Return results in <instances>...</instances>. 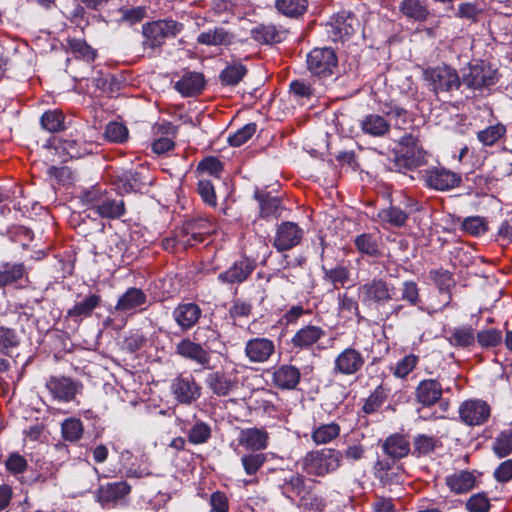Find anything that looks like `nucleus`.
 I'll return each mask as SVG.
<instances>
[{"instance_id": "f257e3e1", "label": "nucleus", "mask_w": 512, "mask_h": 512, "mask_svg": "<svg viewBox=\"0 0 512 512\" xmlns=\"http://www.w3.org/2000/svg\"><path fill=\"white\" fill-rule=\"evenodd\" d=\"M80 199L101 218L117 219L125 214L123 199L113 189H108L104 185H95L84 191Z\"/></svg>"}, {"instance_id": "f03ea898", "label": "nucleus", "mask_w": 512, "mask_h": 512, "mask_svg": "<svg viewBox=\"0 0 512 512\" xmlns=\"http://www.w3.org/2000/svg\"><path fill=\"white\" fill-rule=\"evenodd\" d=\"M302 472L309 477L324 478L342 465V452L334 448L308 451L298 462Z\"/></svg>"}, {"instance_id": "7ed1b4c3", "label": "nucleus", "mask_w": 512, "mask_h": 512, "mask_svg": "<svg viewBox=\"0 0 512 512\" xmlns=\"http://www.w3.org/2000/svg\"><path fill=\"white\" fill-rule=\"evenodd\" d=\"M68 47L76 58L74 62L68 60V68L73 79L80 84L82 81H88V74L94 72L91 63L95 60L97 51L85 40L76 38L68 40Z\"/></svg>"}, {"instance_id": "20e7f679", "label": "nucleus", "mask_w": 512, "mask_h": 512, "mask_svg": "<svg viewBox=\"0 0 512 512\" xmlns=\"http://www.w3.org/2000/svg\"><path fill=\"white\" fill-rule=\"evenodd\" d=\"M408 112L401 107H391L385 116L379 114H368L361 120L363 133L373 137H383L390 131V122L395 120V125L401 127L407 123Z\"/></svg>"}, {"instance_id": "39448f33", "label": "nucleus", "mask_w": 512, "mask_h": 512, "mask_svg": "<svg viewBox=\"0 0 512 512\" xmlns=\"http://www.w3.org/2000/svg\"><path fill=\"white\" fill-rule=\"evenodd\" d=\"M396 288L383 278H373L358 287V297L363 305L383 306L394 299Z\"/></svg>"}, {"instance_id": "423d86ee", "label": "nucleus", "mask_w": 512, "mask_h": 512, "mask_svg": "<svg viewBox=\"0 0 512 512\" xmlns=\"http://www.w3.org/2000/svg\"><path fill=\"white\" fill-rule=\"evenodd\" d=\"M424 79L435 93H451L462 84L458 72L447 65L428 67L423 72Z\"/></svg>"}, {"instance_id": "0eeeda50", "label": "nucleus", "mask_w": 512, "mask_h": 512, "mask_svg": "<svg viewBox=\"0 0 512 512\" xmlns=\"http://www.w3.org/2000/svg\"><path fill=\"white\" fill-rule=\"evenodd\" d=\"M183 29V25L174 20H159L143 25L144 48L160 47L167 38L175 37Z\"/></svg>"}, {"instance_id": "6e6552de", "label": "nucleus", "mask_w": 512, "mask_h": 512, "mask_svg": "<svg viewBox=\"0 0 512 512\" xmlns=\"http://www.w3.org/2000/svg\"><path fill=\"white\" fill-rule=\"evenodd\" d=\"M337 63V56L331 48H315L307 56L308 70L318 77L332 75Z\"/></svg>"}, {"instance_id": "1a4fd4ad", "label": "nucleus", "mask_w": 512, "mask_h": 512, "mask_svg": "<svg viewBox=\"0 0 512 512\" xmlns=\"http://www.w3.org/2000/svg\"><path fill=\"white\" fill-rule=\"evenodd\" d=\"M46 388L55 400L68 403L81 393L83 385L70 377L51 376L46 382Z\"/></svg>"}, {"instance_id": "9d476101", "label": "nucleus", "mask_w": 512, "mask_h": 512, "mask_svg": "<svg viewBox=\"0 0 512 512\" xmlns=\"http://www.w3.org/2000/svg\"><path fill=\"white\" fill-rule=\"evenodd\" d=\"M365 362V356L361 351L347 347L335 357L333 373L342 376L355 375L363 369Z\"/></svg>"}, {"instance_id": "9b49d317", "label": "nucleus", "mask_w": 512, "mask_h": 512, "mask_svg": "<svg viewBox=\"0 0 512 512\" xmlns=\"http://www.w3.org/2000/svg\"><path fill=\"white\" fill-rule=\"evenodd\" d=\"M497 81V71L484 63L470 66L461 78L462 84L474 90L492 86Z\"/></svg>"}, {"instance_id": "f8f14e48", "label": "nucleus", "mask_w": 512, "mask_h": 512, "mask_svg": "<svg viewBox=\"0 0 512 512\" xmlns=\"http://www.w3.org/2000/svg\"><path fill=\"white\" fill-rule=\"evenodd\" d=\"M171 392L181 404H191L201 396V386L191 374L180 373L171 383Z\"/></svg>"}, {"instance_id": "ddd939ff", "label": "nucleus", "mask_w": 512, "mask_h": 512, "mask_svg": "<svg viewBox=\"0 0 512 512\" xmlns=\"http://www.w3.org/2000/svg\"><path fill=\"white\" fill-rule=\"evenodd\" d=\"M423 180L431 189L446 191L458 187L462 178L460 174L444 167H431L424 171Z\"/></svg>"}, {"instance_id": "4468645a", "label": "nucleus", "mask_w": 512, "mask_h": 512, "mask_svg": "<svg viewBox=\"0 0 512 512\" xmlns=\"http://www.w3.org/2000/svg\"><path fill=\"white\" fill-rule=\"evenodd\" d=\"M397 160L403 161L407 168L418 167L424 163L425 152L416 136L406 134L400 139Z\"/></svg>"}, {"instance_id": "2eb2a0df", "label": "nucleus", "mask_w": 512, "mask_h": 512, "mask_svg": "<svg viewBox=\"0 0 512 512\" xmlns=\"http://www.w3.org/2000/svg\"><path fill=\"white\" fill-rule=\"evenodd\" d=\"M490 415L491 408L483 400H467L459 407V417L468 426L482 425L488 421Z\"/></svg>"}, {"instance_id": "dca6fc26", "label": "nucleus", "mask_w": 512, "mask_h": 512, "mask_svg": "<svg viewBox=\"0 0 512 512\" xmlns=\"http://www.w3.org/2000/svg\"><path fill=\"white\" fill-rule=\"evenodd\" d=\"M303 230L298 224L290 221L282 222L277 226L273 240V247L278 252L288 251L300 244Z\"/></svg>"}, {"instance_id": "f3484780", "label": "nucleus", "mask_w": 512, "mask_h": 512, "mask_svg": "<svg viewBox=\"0 0 512 512\" xmlns=\"http://www.w3.org/2000/svg\"><path fill=\"white\" fill-rule=\"evenodd\" d=\"M276 346L273 340L265 337H256L245 344V356L252 363H265L275 354Z\"/></svg>"}, {"instance_id": "a211bd4d", "label": "nucleus", "mask_w": 512, "mask_h": 512, "mask_svg": "<svg viewBox=\"0 0 512 512\" xmlns=\"http://www.w3.org/2000/svg\"><path fill=\"white\" fill-rule=\"evenodd\" d=\"M269 433L264 428L241 429L237 441L238 445L250 452H262L268 448Z\"/></svg>"}, {"instance_id": "6ab92c4d", "label": "nucleus", "mask_w": 512, "mask_h": 512, "mask_svg": "<svg viewBox=\"0 0 512 512\" xmlns=\"http://www.w3.org/2000/svg\"><path fill=\"white\" fill-rule=\"evenodd\" d=\"M175 353L185 359L196 362L204 368H209L211 357L209 352L198 341L189 338L182 339L175 347Z\"/></svg>"}, {"instance_id": "aec40b11", "label": "nucleus", "mask_w": 512, "mask_h": 512, "mask_svg": "<svg viewBox=\"0 0 512 512\" xmlns=\"http://www.w3.org/2000/svg\"><path fill=\"white\" fill-rule=\"evenodd\" d=\"M130 491L131 486L126 481L107 483L99 487L97 499L103 507H115Z\"/></svg>"}, {"instance_id": "412c9836", "label": "nucleus", "mask_w": 512, "mask_h": 512, "mask_svg": "<svg viewBox=\"0 0 512 512\" xmlns=\"http://www.w3.org/2000/svg\"><path fill=\"white\" fill-rule=\"evenodd\" d=\"M254 269V262L243 257L235 261L227 270L220 273L218 280L223 284L242 283L248 279Z\"/></svg>"}, {"instance_id": "4be33fe9", "label": "nucleus", "mask_w": 512, "mask_h": 512, "mask_svg": "<svg viewBox=\"0 0 512 512\" xmlns=\"http://www.w3.org/2000/svg\"><path fill=\"white\" fill-rule=\"evenodd\" d=\"M300 371L297 367L289 364H283L274 368L272 372L273 384L282 390H292L296 388L300 381Z\"/></svg>"}, {"instance_id": "5701e85b", "label": "nucleus", "mask_w": 512, "mask_h": 512, "mask_svg": "<svg viewBox=\"0 0 512 512\" xmlns=\"http://www.w3.org/2000/svg\"><path fill=\"white\" fill-rule=\"evenodd\" d=\"M202 315L201 308L196 303H181L173 311V319L184 331L195 326Z\"/></svg>"}, {"instance_id": "b1692460", "label": "nucleus", "mask_w": 512, "mask_h": 512, "mask_svg": "<svg viewBox=\"0 0 512 512\" xmlns=\"http://www.w3.org/2000/svg\"><path fill=\"white\" fill-rule=\"evenodd\" d=\"M325 330L320 326L306 325L300 328L292 337L291 344L294 348L305 350L311 348L325 336Z\"/></svg>"}, {"instance_id": "393cba45", "label": "nucleus", "mask_w": 512, "mask_h": 512, "mask_svg": "<svg viewBox=\"0 0 512 512\" xmlns=\"http://www.w3.org/2000/svg\"><path fill=\"white\" fill-rule=\"evenodd\" d=\"M442 385L435 379L422 380L415 389L417 402L424 406H432L441 399Z\"/></svg>"}, {"instance_id": "a878e982", "label": "nucleus", "mask_w": 512, "mask_h": 512, "mask_svg": "<svg viewBox=\"0 0 512 512\" xmlns=\"http://www.w3.org/2000/svg\"><path fill=\"white\" fill-rule=\"evenodd\" d=\"M206 384L217 396H227L237 387L238 381L224 371H215L207 375Z\"/></svg>"}, {"instance_id": "bb28decb", "label": "nucleus", "mask_w": 512, "mask_h": 512, "mask_svg": "<svg viewBox=\"0 0 512 512\" xmlns=\"http://www.w3.org/2000/svg\"><path fill=\"white\" fill-rule=\"evenodd\" d=\"M205 79L198 72H185L175 83V89L185 97L195 96L203 90Z\"/></svg>"}, {"instance_id": "cd10ccee", "label": "nucleus", "mask_w": 512, "mask_h": 512, "mask_svg": "<svg viewBox=\"0 0 512 512\" xmlns=\"http://www.w3.org/2000/svg\"><path fill=\"white\" fill-rule=\"evenodd\" d=\"M179 426L187 434L188 441L194 445L207 443L212 436L210 425L199 419H195L189 429L186 421L179 420Z\"/></svg>"}, {"instance_id": "c85d7f7f", "label": "nucleus", "mask_w": 512, "mask_h": 512, "mask_svg": "<svg viewBox=\"0 0 512 512\" xmlns=\"http://www.w3.org/2000/svg\"><path fill=\"white\" fill-rule=\"evenodd\" d=\"M382 449L386 455L393 459L404 458L411 451L409 440L399 433L388 436L382 444Z\"/></svg>"}, {"instance_id": "c756f323", "label": "nucleus", "mask_w": 512, "mask_h": 512, "mask_svg": "<svg viewBox=\"0 0 512 512\" xmlns=\"http://www.w3.org/2000/svg\"><path fill=\"white\" fill-rule=\"evenodd\" d=\"M147 295L139 288L131 287L118 299L115 309L120 312H131L144 306Z\"/></svg>"}, {"instance_id": "7c9ffc66", "label": "nucleus", "mask_w": 512, "mask_h": 512, "mask_svg": "<svg viewBox=\"0 0 512 512\" xmlns=\"http://www.w3.org/2000/svg\"><path fill=\"white\" fill-rule=\"evenodd\" d=\"M266 461L267 455L262 452H249L241 457L242 467L246 475L251 477L250 479L244 481L245 485L258 483L257 473L263 467Z\"/></svg>"}, {"instance_id": "2f4dec72", "label": "nucleus", "mask_w": 512, "mask_h": 512, "mask_svg": "<svg viewBox=\"0 0 512 512\" xmlns=\"http://www.w3.org/2000/svg\"><path fill=\"white\" fill-rule=\"evenodd\" d=\"M446 484L456 494L467 493L476 485V477L473 472L461 470L446 477Z\"/></svg>"}, {"instance_id": "473e14b6", "label": "nucleus", "mask_w": 512, "mask_h": 512, "mask_svg": "<svg viewBox=\"0 0 512 512\" xmlns=\"http://www.w3.org/2000/svg\"><path fill=\"white\" fill-rule=\"evenodd\" d=\"M341 427L336 422L314 424L311 431V440L316 446L326 445L340 436Z\"/></svg>"}, {"instance_id": "72a5a7b5", "label": "nucleus", "mask_w": 512, "mask_h": 512, "mask_svg": "<svg viewBox=\"0 0 512 512\" xmlns=\"http://www.w3.org/2000/svg\"><path fill=\"white\" fill-rule=\"evenodd\" d=\"M359 20L349 12L338 14L333 25V34L337 39L349 38L359 29Z\"/></svg>"}, {"instance_id": "f704fd0d", "label": "nucleus", "mask_w": 512, "mask_h": 512, "mask_svg": "<svg viewBox=\"0 0 512 512\" xmlns=\"http://www.w3.org/2000/svg\"><path fill=\"white\" fill-rule=\"evenodd\" d=\"M232 41L233 34L223 27H214L197 36V43L206 46H228Z\"/></svg>"}, {"instance_id": "c9c22d12", "label": "nucleus", "mask_w": 512, "mask_h": 512, "mask_svg": "<svg viewBox=\"0 0 512 512\" xmlns=\"http://www.w3.org/2000/svg\"><path fill=\"white\" fill-rule=\"evenodd\" d=\"M448 341L454 347H470L475 343L474 329L469 325L454 327L449 331Z\"/></svg>"}, {"instance_id": "e433bc0d", "label": "nucleus", "mask_w": 512, "mask_h": 512, "mask_svg": "<svg viewBox=\"0 0 512 512\" xmlns=\"http://www.w3.org/2000/svg\"><path fill=\"white\" fill-rule=\"evenodd\" d=\"M441 447L442 442L439 438L426 434H419L414 438L412 453L417 457L426 456Z\"/></svg>"}, {"instance_id": "4c0bfd02", "label": "nucleus", "mask_w": 512, "mask_h": 512, "mask_svg": "<svg viewBox=\"0 0 512 512\" xmlns=\"http://www.w3.org/2000/svg\"><path fill=\"white\" fill-rule=\"evenodd\" d=\"M100 303L101 297L99 295L90 294L83 300L76 302V304L69 309L68 316L71 318L89 317Z\"/></svg>"}, {"instance_id": "58836bf2", "label": "nucleus", "mask_w": 512, "mask_h": 512, "mask_svg": "<svg viewBox=\"0 0 512 512\" xmlns=\"http://www.w3.org/2000/svg\"><path fill=\"white\" fill-rule=\"evenodd\" d=\"M399 9L404 16L420 22L425 21L429 15L427 6L421 0H403Z\"/></svg>"}, {"instance_id": "ea45409f", "label": "nucleus", "mask_w": 512, "mask_h": 512, "mask_svg": "<svg viewBox=\"0 0 512 512\" xmlns=\"http://www.w3.org/2000/svg\"><path fill=\"white\" fill-rule=\"evenodd\" d=\"M506 126L502 123L490 125L483 130L477 132V139L479 142L487 147L497 144L506 135Z\"/></svg>"}, {"instance_id": "a19ab883", "label": "nucleus", "mask_w": 512, "mask_h": 512, "mask_svg": "<svg viewBox=\"0 0 512 512\" xmlns=\"http://www.w3.org/2000/svg\"><path fill=\"white\" fill-rule=\"evenodd\" d=\"M305 486L306 479L304 475L293 474L288 479H285L282 485V491L287 498L294 499L295 497H299L301 500L302 496L307 493Z\"/></svg>"}, {"instance_id": "79ce46f5", "label": "nucleus", "mask_w": 512, "mask_h": 512, "mask_svg": "<svg viewBox=\"0 0 512 512\" xmlns=\"http://www.w3.org/2000/svg\"><path fill=\"white\" fill-rule=\"evenodd\" d=\"M26 269L23 263H4L0 269V287H4L23 278Z\"/></svg>"}, {"instance_id": "37998d69", "label": "nucleus", "mask_w": 512, "mask_h": 512, "mask_svg": "<svg viewBox=\"0 0 512 512\" xmlns=\"http://www.w3.org/2000/svg\"><path fill=\"white\" fill-rule=\"evenodd\" d=\"M84 433V426L78 418H67L61 424V434L65 441L77 442Z\"/></svg>"}, {"instance_id": "c03bdc74", "label": "nucleus", "mask_w": 512, "mask_h": 512, "mask_svg": "<svg viewBox=\"0 0 512 512\" xmlns=\"http://www.w3.org/2000/svg\"><path fill=\"white\" fill-rule=\"evenodd\" d=\"M255 197L259 201L260 214L263 218L278 217L280 215L281 201L279 198L259 193H256Z\"/></svg>"}, {"instance_id": "a18cd8bd", "label": "nucleus", "mask_w": 512, "mask_h": 512, "mask_svg": "<svg viewBox=\"0 0 512 512\" xmlns=\"http://www.w3.org/2000/svg\"><path fill=\"white\" fill-rule=\"evenodd\" d=\"M196 171L198 179L202 176H212L219 179L223 171V165L218 158L209 156L198 163Z\"/></svg>"}, {"instance_id": "49530a36", "label": "nucleus", "mask_w": 512, "mask_h": 512, "mask_svg": "<svg viewBox=\"0 0 512 512\" xmlns=\"http://www.w3.org/2000/svg\"><path fill=\"white\" fill-rule=\"evenodd\" d=\"M197 193L202 201L209 207L215 208L217 206V196L215 187L212 181L207 177H200L197 183Z\"/></svg>"}, {"instance_id": "de8ad7c7", "label": "nucleus", "mask_w": 512, "mask_h": 512, "mask_svg": "<svg viewBox=\"0 0 512 512\" xmlns=\"http://www.w3.org/2000/svg\"><path fill=\"white\" fill-rule=\"evenodd\" d=\"M247 69L244 65L237 63L227 66L220 74L219 78L223 85L235 86L246 75Z\"/></svg>"}, {"instance_id": "09e8293b", "label": "nucleus", "mask_w": 512, "mask_h": 512, "mask_svg": "<svg viewBox=\"0 0 512 512\" xmlns=\"http://www.w3.org/2000/svg\"><path fill=\"white\" fill-rule=\"evenodd\" d=\"M307 0H277L278 11L289 17L302 15L307 9Z\"/></svg>"}, {"instance_id": "8fccbe9b", "label": "nucleus", "mask_w": 512, "mask_h": 512, "mask_svg": "<svg viewBox=\"0 0 512 512\" xmlns=\"http://www.w3.org/2000/svg\"><path fill=\"white\" fill-rule=\"evenodd\" d=\"M492 449L499 458H504L511 454L512 429H506L501 431L495 438Z\"/></svg>"}, {"instance_id": "3c124183", "label": "nucleus", "mask_w": 512, "mask_h": 512, "mask_svg": "<svg viewBox=\"0 0 512 512\" xmlns=\"http://www.w3.org/2000/svg\"><path fill=\"white\" fill-rule=\"evenodd\" d=\"M401 300L411 306L422 307L423 301L420 297L418 284L412 280L404 281L401 286Z\"/></svg>"}, {"instance_id": "603ef678", "label": "nucleus", "mask_w": 512, "mask_h": 512, "mask_svg": "<svg viewBox=\"0 0 512 512\" xmlns=\"http://www.w3.org/2000/svg\"><path fill=\"white\" fill-rule=\"evenodd\" d=\"M502 333L495 328L483 329L477 332L475 340L482 348H493L502 342Z\"/></svg>"}, {"instance_id": "864d4df0", "label": "nucleus", "mask_w": 512, "mask_h": 512, "mask_svg": "<svg viewBox=\"0 0 512 512\" xmlns=\"http://www.w3.org/2000/svg\"><path fill=\"white\" fill-rule=\"evenodd\" d=\"M42 127L49 132H58L64 129V115L59 110H50L41 117Z\"/></svg>"}, {"instance_id": "5fc2aeb1", "label": "nucleus", "mask_w": 512, "mask_h": 512, "mask_svg": "<svg viewBox=\"0 0 512 512\" xmlns=\"http://www.w3.org/2000/svg\"><path fill=\"white\" fill-rule=\"evenodd\" d=\"M388 394L383 386H378L365 400L362 410L366 414L376 412L385 402Z\"/></svg>"}, {"instance_id": "6e6d98bb", "label": "nucleus", "mask_w": 512, "mask_h": 512, "mask_svg": "<svg viewBox=\"0 0 512 512\" xmlns=\"http://www.w3.org/2000/svg\"><path fill=\"white\" fill-rule=\"evenodd\" d=\"M19 345V338L12 328L0 326V353L10 355V351Z\"/></svg>"}, {"instance_id": "4d7b16f0", "label": "nucleus", "mask_w": 512, "mask_h": 512, "mask_svg": "<svg viewBox=\"0 0 512 512\" xmlns=\"http://www.w3.org/2000/svg\"><path fill=\"white\" fill-rule=\"evenodd\" d=\"M354 244L357 250L371 257L379 255L378 243L371 234H361L355 238Z\"/></svg>"}, {"instance_id": "13d9d810", "label": "nucleus", "mask_w": 512, "mask_h": 512, "mask_svg": "<svg viewBox=\"0 0 512 512\" xmlns=\"http://www.w3.org/2000/svg\"><path fill=\"white\" fill-rule=\"evenodd\" d=\"M379 218L393 226L401 227L408 219V215L398 207L383 209L378 214Z\"/></svg>"}, {"instance_id": "bf43d9fd", "label": "nucleus", "mask_w": 512, "mask_h": 512, "mask_svg": "<svg viewBox=\"0 0 512 512\" xmlns=\"http://www.w3.org/2000/svg\"><path fill=\"white\" fill-rule=\"evenodd\" d=\"M105 138L110 142L123 143L128 138V129L118 122H110L105 128Z\"/></svg>"}, {"instance_id": "052dcab7", "label": "nucleus", "mask_w": 512, "mask_h": 512, "mask_svg": "<svg viewBox=\"0 0 512 512\" xmlns=\"http://www.w3.org/2000/svg\"><path fill=\"white\" fill-rule=\"evenodd\" d=\"M324 269V278L330 281L335 288L343 286L349 279V270L344 266H336L331 269Z\"/></svg>"}, {"instance_id": "680f3d73", "label": "nucleus", "mask_w": 512, "mask_h": 512, "mask_svg": "<svg viewBox=\"0 0 512 512\" xmlns=\"http://www.w3.org/2000/svg\"><path fill=\"white\" fill-rule=\"evenodd\" d=\"M419 357L414 354L406 355L404 358L399 360L394 369V375L398 378L407 377L417 366Z\"/></svg>"}, {"instance_id": "e2e57ef3", "label": "nucleus", "mask_w": 512, "mask_h": 512, "mask_svg": "<svg viewBox=\"0 0 512 512\" xmlns=\"http://www.w3.org/2000/svg\"><path fill=\"white\" fill-rule=\"evenodd\" d=\"M256 124L248 123L241 129L236 131L233 135H230L228 142L231 146L239 147L246 143L256 132Z\"/></svg>"}, {"instance_id": "0e129e2a", "label": "nucleus", "mask_w": 512, "mask_h": 512, "mask_svg": "<svg viewBox=\"0 0 512 512\" xmlns=\"http://www.w3.org/2000/svg\"><path fill=\"white\" fill-rule=\"evenodd\" d=\"M302 507L308 512H323L326 502L320 495L307 492L300 500Z\"/></svg>"}, {"instance_id": "69168bd1", "label": "nucleus", "mask_w": 512, "mask_h": 512, "mask_svg": "<svg viewBox=\"0 0 512 512\" xmlns=\"http://www.w3.org/2000/svg\"><path fill=\"white\" fill-rule=\"evenodd\" d=\"M4 464L7 471L14 476L24 473L28 467L26 458L18 452L11 453Z\"/></svg>"}, {"instance_id": "338daca9", "label": "nucleus", "mask_w": 512, "mask_h": 512, "mask_svg": "<svg viewBox=\"0 0 512 512\" xmlns=\"http://www.w3.org/2000/svg\"><path fill=\"white\" fill-rule=\"evenodd\" d=\"M490 507V500L485 493L474 494L466 502L469 512H489Z\"/></svg>"}, {"instance_id": "774afa93", "label": "nucleus", "mask_w": 512, "mask_h": 512, "mask_svg": "<svg viewBox=\"0 0 512 512\" xmlns=\"http://www.w3.org/2000/svg\"><path fill=\"white\" fill-rule=\"evenodd\" d=\"M430 278L438 285L441 291H448L454 286V279L451 272L440 268L430 271Z\"/></svg>"}]
</instances>
